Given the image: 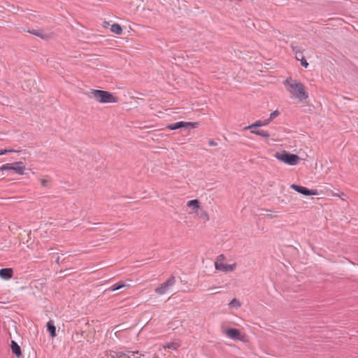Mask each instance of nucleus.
<instances>
[{"label":"nucleus","instance_id":"27","mask_svg":"<svg viewBox=\"0 0 358 358\" xmlns=\"http://www.w3.org/2000/svg\"><path fill=\"white\" fill-rule=\"evenodd\" d=\"M116 285H117V287H118L119 289L122 288V287H124L127 286V285H125L122 282H119L116 283Z\"/></svg>","mask_w":358,"mask_h":358},{"label":"nucleus","instance_id":"9","mask_svg":"<svg viewBox=\"0 0 358 358\" xmlns=\"http://www.w3.org/2000/svg\"><path fill=\"white\" fill-rule=\"evenodd\" d=\"M225 334L234 341H242L241 332L237 329H227L225 330Z\"/></svg>","mask_w":358,"mask_h":358},{"label":"nucleus","instance_id":"7","mask_svg":"<svg viewBox=\"0 0 358 358\" xmlns=\"http://www.w3.org/2000/svg\"><path fill=\"white\" fill-rule=\"evenodd\" d=\"M196 123L193 122H177L175 123L169 124L166 126V128L170 130H176L180 128H188L192 127L194 128L196 127Z\"/></svg>","mask_w":358,"mask_h":358},{"label":"nucleus","instance_id":"22","mask_svg":"<svg viewBox=\"0 0 358 358\" xmlns=\"http://www.w3.org/2000/svg\"><path fill=\"white\" fill-rule=\"evenodd\" d=\"M280 113L278 110H275L273 111V113H271L270 114V120H273L274 118H275L276 117H278Z\"/></svg>","mask_w":358,"mask_h":358},{"label":"nucleus","instance_id":"3","mask_svg":"<svg viewBox=\"0 0 358 358\" xmlns=\"http://www.w3.org/2000/svg\"><path fill=\"white\" fill-rule=\"evenodd\" d=\"M275 157L278 160L289 165H296L299 162V157L298 155L290 154L285 151L281 153L277 152Z\"/></svg>","mask_w":358,"mask_h":358},{"label":"nucleus","instance_id":"11","mask_svg":"<svg viewBox=\"0 0 358 358\" xmlns=\"http://www.w3.org/2000/svg\"><path fill=\"white\" fill-rule=\"evenodd\" d=\"M11 350L14 355H15L17 357H20L22 355L21 348L19 346V345L15 342L14 341H11Z\"/></svg>","mask_w":358,"mask_h":358},{"label":"nucleus","instance_id":"10","mask_svg":"<svg viewBox=\"0 0 358 358\" xmlns=\"http://www.w3.org/2000/svg\"><path fill=\"white\" fill-rule=\"evenodd\" d=\"M13 271L10 268L0 269V278L3 280H8L13 277Z\"/></svg>","mask_w":358,"mask_h":358},{"label":"nucleus","instance_id":"16","mask_svg":"<svg viewBox=\"0 0 358 358\" xmlns=\"http://www.w3.org/2000/svg\"><path fill=\"white\" fill-rule=\"evenodd\" d=\"M229 306L231 308H238L241 307V303L236 299H234L230 301Z\"/></svg>","mask_w":358,"mask_h":358},{"label":"nucleus","instance_id":"32","mask_svg":"<svg viewBox=\"0 0 358 358\" xmlns=\"http://www.w3.org/2000/svg\"><path fill=\"white\" fill-rule=\"evenodd\" d=\"M59 257H57V260H56V262H57V263H59Z\"/></svg>","mask_w":358,"mask_h":358},{"label":"nucleus","instance_id":"6","mask_svg":"<svg viewBox=\"0 0 358 358\" xmlns=\"http://www.w3.org/2000/svg\"><path fill=\"white\" fill-rule=\"evenodd\" d=\"M176 282L175 277L172 275L166 282L155 288V291L159 295L164 294L169 291L170 287L175 285Z\"/></svg>","mask_w":358,"mask_h":358},{"label":"nucleus","instance_id":"26","mask_svg":"<svg viewBox=\"0 0 358 358\" xmlns=\"http://www.w3.org/2000/svg\"><path fill=\"white\" fill-rule=\"evenodd\" d=\"M138 352H128V353L127 354L126 353V355L127 357V358H132V357L135 355V354H137Z\"/></svg>","mask_w":358,"mask_h":358},{"label":"nucleus","instance_id":"30","mask_svg":"<svg viewBox=\"0 0 358 358\" xmlns=\"http://www.w3.org/2000/svg\"><path fill=\"white\" fill-rule=\"evenodd\" d=\"M250 129V132L252 134H255L258 135L259 129H257V128H255V129Z\"/></svg>","mask_w":358,"mask_h":358},{"label":"nucleus","instance_id":"5","mask_svg":"<svg viewBox=\"0 0 358 358\" xmlns=\"http://www.w3.org/2000/svg\"><path fill=\"white\" fill-rule=\"evenodd\" d=\"M225 257L224 255H220L217 257L215 262V267L217 270L222 271L224 272H228V271H232L236 268V264H224L222 262L224 260Z\"/></svg>","mask_w":358,"mask_h":358},{"label":"nucleus","instance_id":"28","mask_svg":"<svg viewBox=\"0 0 358 358\" xmlns=\"http://www.w3.org/2000/svg\"><path fill=\"white\" fill-rule=\"evenodd\" d=\"M118 289H119V288L117 287V285L116 284L112 285L110 287L108 288V290L112 291V292L116 291V290H118Z\"/></svg>","mask_w":358,"mask_h":358},{"label":"nucleus","instance_id":"15","mask_svg":"<svg viewBox=\"0 0 358 358\" xmlns=\"http://www.w3.org/2000/svg\"><path fill=\"white\" fill-rule=\"evenodd\" d=\"M292 50L295 53V57L297 60L300 61V59L301 58V56L303 55L302 52L298 50L296 47L292 46Z\"/></svg>","mask_w":358,"mask_h":358},{"label":"nucleus","instance_id":"29","mask_svg":"<svg viewBox=\"0 0 358 358\" xmlns=\"http://www.w3.org/2000/svg\"><path fill=\"white\" fill-rule=\"evenodd\" d=\"M272 120H270V118H268L266 120H262L264 126H266V125L268 124Z\"/></svg>","mask_w":358,"mask_h":358},{"label":"nucleus","instance_id":"18","mask_svg":"<svg viewBox=\"0 0 358 358\" xmlns=\"http://www.w3.org/2000/svg\"><path fill=\"white\" fill-rule=\"evenodd\" d=\"M199 201L196 199L191 200L187 202V206L189 207H193L194 208H198L199 207Z\"/></svg>","mask_w":358,"mask_h":358},{"label":"nucleus","instance_id":"24","mask_svg":"<svg viewBox=\"0 0 358 358\" xmlns=\"http://www.w3.org/2000/svg\"><path fill=\"white\" fill-rule=\"evenodd\" d=\"M13 152H15V151L13 150H6V149L0 150V155H3L7 154V153Z\"/></svg>","mask_w":358,"mask_h":358},{"label":"nucleus","instance_id":"25","mask_svg":"<svg viewBox=\"0 0 358 358\" xmlns=\"http://www.w3.org/2000/svg\"><path fill=\"white\" fill-rule=\"evenodd\" d=\"M114 354H115V356L117 357V358H120L122 356L126 355V353H124L123 352H114Z\"/></svg>","mask_w":358,"mask_h":358},{"label":"nucleus","instance_id":"23","mask_svg":"<svg viewBox=\"0 0 358 358\" xmlns=\"http://www.w3.org/2000/svg\"><path fill=\"white\" fill-rule=\"evenodd\" d=\"M40 181H41V185L43 187H48L49 186V180L43 178V179H41Z\"/></svg>","mask_w":358,"mask_h":358},{"label":"nucleus","instance_id":"12","mask_svg":"<svg viewBox=\"0 0 358 358\" xmlns=\"http://www.w3.org/2000/svg\"><path fill=\"white\" fill-rule=\"evenodd\" d=\"M47 329L50 332L51 337L54 338L56 336V327H55L52 321L50 320L49 322H48Z\"/></svg>","mask_w":358,"mask_h":358},{"label":"nucleus","instance_id":"14","mask_svg":"<svg viewBox=\"0 0 358 358\" xmlns=\"http://www.w3.org/2000/svg\"><path fill=\"white\" fill-rule=\"evenodd\" d=\"M262 126H264L262 120H257L255 122H254L253 124L248 125L247 127H245L244 129L248 130V129H255L257 127H260Z\"/></svg>","mask_w":358,"mask_h":358},{"label":"nucleus","instance_id":"19","mask_svg":"<svg viewBox=\"0 0 358 358\" xmlns=\"http://www.w3.org/2000/svg\"><path fill=\"white\" fill-rule=\"evenodd\" d=\"M28 32H29L30 34H32L35 36H39L41 38H44V35L42 34V32L41 31L32 29V30H29Z\"/></svg>","mask_w":358,"mask_h":358},{"label":"nucleus","instance_id":"33","mask_svg":"<svg viewBox=\"0 0 358 358\" xmlns=\"http://www.w3.org/2000/svg\"><path fill=\"white\" fill-rule=\"evenodd\" d=\"M134 358H138V357H134Z\"/></svg>","mask_w":358,"mask_h":358},{"label":"nucleus","instance_id":"2","mask_svg":"<svg viewBox=\"0 0 358 358\" xmlns=\"http://www.w3.org/2000/svg\"><path fill=\"white\" fill-rule=\"evenodd\" d=\"M88 96L100 103H115L117 101V98L113 94L100 90H91Z\"/></svg>","mask_w":358,"mask_h":358},{"label":"nucleus","instance_id":"31","mask_svg":"<svg viewBox=\"0 0 358 358\" xmlns=\"http://www.w3.org/2000/svg\"><path fill=\"white\" fill-rule=\"evenodd\" d=\"M208 144L210 146H215L217 145V143L215 141H214L213 140H210L208 141Z\"/></svg>","mask_w":358,"mask_h":358},{"label":"nucleus","instance_id":"13","mask_svg":"<svg viewBox=\"0 0 358 358\" xmlns=\"http://www.w3.org/2000/svg\"><path fill=\"white\" fill-rule=\"evenodd\" d=\"M110 30L113 33L120 35L122 33V29L121 26L117 23L111 25Z\"/></svg>","mask_w":358,"mask_h":358},{"label":"nucleus","instance_id":"4","mask_svg":"<svg viewBox=\"0 0 358 358\" xmlns=\"http://www.w3.org/2000/svg\"><path fill=\"white\" fill-rule=\"evenodd\" d=\"M13 170L19 175L24 173L25 166L22 162H17L13 164H5L0 166V171Z\"/></svg>","mask_w":358,"mask_h":358},{"label":"nucleus","instance_id":"1","mask_svg":"<svg viewBox=\"0 0 358 358\" xmlns=\"http://www.w3.org/2000/svg\"><path fill=\"white\" fill-rule=\"evenodd\" d=\"M284 85L288 87L287 91L292 95V97L294 96L301 101L308 99V94L305 90L304 85L301 82L292 78H287L285 80Z\"/></svg>","mask_w":358,"mask_h":358},{"label":"nucleus","instance_id":"17","mask_svg":"<svg viewBox=\"0 0 358 358\" xmlns=\"http://www.w3.org/2000/svg\"><path fill=\"white\" fill-rule=\"evenodd\" d=\"M178 347H179V344L177 343H173V342L169 343L164 346L165 348H168V349H171V350H177L178 348Z\"/></svg>","mask_w":358,"mask_h":358},{"label":"nucleus","instance_id":"21","mask_svg":"<svg viewBox=\"0 0 358 358\" xmlns=\"http://www.w3.org/2000/svg\"><path fill=\"white\" fill-rule=\"evenodd\" d=\"M301 64L302 66L307 68L308 66V63L306 60L303 56H301V58L300 59Z\"/></svg>","mask_w":358,"mask_h":358},{"label":"nucleus","instance_id":"20","mask_svg":"<svg viewBox=\"0 0 358 358\" xmlns=\"http://www.w3.org/2000/svg\"><path fill=\"white\" fill-rule=\"evenodd\" d=\"M258 135L261 136L262 137H264V138H268L270 136V134L268 133V131L263 130V129L259 130Z\"/></svg>","mask_w":358,"mask_h":358},{"label":"nucleus","instance_id":"8","mask_svg":"<svg viewBox=\"0 0 358 358\" xmlns=\"http://www.w3.org/2000/svg\"><path fill=\"white\" fill-rule=\"evenodd\" d=\"M291 188L294 189L296 192L306 196L315 195L317 194L315 190H311L305 187L297 185L295 184L292 185Z\"/></svg>","mask_w":358,"mask_h":358}]
</instances>
